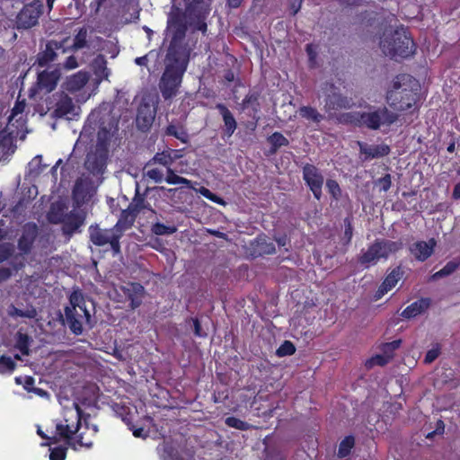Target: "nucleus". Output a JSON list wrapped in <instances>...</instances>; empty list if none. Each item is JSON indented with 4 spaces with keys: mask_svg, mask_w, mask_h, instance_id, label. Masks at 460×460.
Instances as JSON below:
<instances>
[{
    "mask_svg": "<svg viewBox=\"0 0 460 460\" xmlns=\"http://www.w3.org/2000/svg\"><path fill=\"white\" fill-rule=\"evenodd\" d=\"M186 21L180 12H172L167 22V33L171 37L164 60V71L159 82V89L164 99L174 97L187 70L191 48L185 40Z\"/></svg>",
    "mask_w": 460,
    "mask_h": 460,
    "instance_id": "nucleus-1",
    "label": "nucleus"
},
{
    "mask_svg": "<svg viewBox=\"0 0 460 460\" xmlns=\"http://www.w3.org/2000/svg\"><path fill=\"white\" fill-rule=\"evenodd\" d=\"M418 82L408 74H400L393 80L392 89L386 93V102L394 110L405 111L417 102Z\"/></svg>",
    "mask_w": 460,
    "mask_h": 460,
    "instance_id": "nucleus-2",
    "label": "nucleus"
},
{
    "mask_svg": "<svg viewBox=\"0 0 460 460\" xmlns=\"http://www.w3.org/2000/svg\"><path fill=\"white\" fill-rule=\"evenodd\" d=\"M380 48L385 56L391 58H407L414 54L415 44L403 28L385 32L380 40Z\"/></svg>",
    "mask_w": 460,
    "mask_h": 460,
    "instance_id": "nucleus-3",
    "label": "nucleus"
},
{
    "mask_svg": "<svg viewBox=\"0 0 460 460\" xmlns=\"http://www.w3.org/2000/svg\"><path fill=\"white\" fill-rule=\"evenodd\" d=\"M77 309L84 314L85 323L92 326L91 314L86 309L84 296L80 291L75 290L69 296V305L65 308V315L70 331L75 335H80L84 328H82V321L75 319Z\"/></svg>",
    "mask_w": 460,
    "mask_h": 460,
    "instance_id": "nucleus-4",
    "label": "nucleus"
},
{
    "mask_svg": "<svg viewBox=\"0 0 460 460\" xmlns=\"http://www.w3.org/2000/svg\"><path fill=\"white\" fill-rule=\"evenodd\" d=\"M82 411L75 402L64 407V420L57 423L56 432L60 438L69 441L79 432Z\"/></svg>",
    "mask_w": 460,
    "mask_h": 460,
    "instance_id": "nucleus-5",
    "label": "nucleus"
},
{
    "mask_svg": "<svg viewBox=\"0 0 460 460\" xmlns=\"http://www.w3.org/2000/svg\"><path fill=\"white\" fill-rule=\"evenodd\" d=\"M92 123L99 125L96 147L107 150V144L111 136V130L115 128V122L111 120L109 112L95 110L88 118V124L84 128V132L88 131V128L92 127Z\"/></svg>",
    "mask_w": 460,
    "mask_h": 460,
    "instance_id": "nucleus-6",
    "label": "nucleus"
},
{
    "mask_svg": "<svg viewBox=\"0 0 460 460\" xmlns=\"http://www.w3.org/2000/svg\"><path fill=\"white\" fill-rule=\"evenodd\" d=\"M398 119V114L389 111L385 106L369 107L368 111L363 112L362 127L377 130L382 126L390 127Z\"/></svg>",
    "mask_w": 460,
    "mask_h": 460,
    "instance_id": "nucleus-7",
    "label": "nucleus"
},
{
    "mask_svg": "<svg viewBox=\"0 0 460 460\" xmlns=\"http://www.w3.org/2000/svg\"><path fill=\"white\" fill-rule=\"evenodd\" d=\"M90 240L97 246L110 244L114 254L120 252L119 239L122 235L118 222L113 228L102 229L98 226L89 227Z\"/></svg>",
    "mask_w": 460,
    "mask_h": 460,
    "instance_id": "nucleus-8",
    "label": "nucleus"
},
{
    "mask_svg": "<svg viewBox=\"0 0 460 460\" xmlns=\"http://www.w3.org/2000/svg\"><path fill=\"white\" fill-rule=\"evenodd\" d=\"M61 211L60 205H52L51 210L49 213V219L52 223H63V231L66 234L71 235L75 233L84 221V216L82 212L74 209L70 213L63 215L58 213L56 210Z\"/></svg>",
    "mask_w": 460,
    "mask_h": 460,
    "instance_id": "nucleus-9",
    "label": "nucleus"
},
{
    "mask_svg": "<svg viewBox=\"0 0 460 460\" xmlns=\"http://www.w3.org/2000/svg\"><path fill=\"white\" fill-rule=\"evenodd\" d=\"M323 91L326 96L324 110L327 112L331 113L332 111L351 107V99L340 93L338 88L332 83L325 82L323 86Z\"/></svg>",
    "mask_w": 460,
    "mask_h": 460,
    "instance_id": "nucleus-10",
    "label": "nucleus"
},
{
    "mask_svg": "<svg viewBox=\"0 0 460 460\" xmlns=\"http://www.w3.org/2000/svg\"><path fill=\"white\" fill-rule=\"evenodd\" d=\"M41 7L42 5L40 1H34L26 4L16 16V28L18 30H26L35 26L41 14Z\"/></svg>",
    "mask_w": 460,
    "mask_h": 460,
    "instance_id": "nucleus-11",
    "label": "nucleus"
},
{
    "mask_svg": "<svg viewBox=\"0 0 460 460\" xmlns=\"http://www.w3.org/2000/svg\"><path fill=\"white\" fill-rule=\"evenodd\" d=\"M156 114L155 104L152 100L143 99L137 113V126L139 129L146 131L153 124Z\"/></svg>",
    "mask_w": 460,
    "mask_h": 460,
    "instance_id": "nucleus-12",
    "label": "nucleus"
},
{
    "mask_svg": "<svg viewBox=\"0 0 460 460\" xmlns=\"http://www.w3.org/2000/svg\"><path fill=\"white\" fill-rule=\"evenodd\" d=\"M303 178L314 198L319 200L322 197V187L323 184V176L319 169L313 164H305L303 168Z\"/></svg>",
    "mask_w": 460,
    "mask_h": 460,
    "instance_id": "nucleus-13",
    "label": "nucleus"
},
{
    "mask_svg": "<svg viewBox=\"0 0 460 460\" xmlns=\"http://www.w3.org/2000/svg\"><path fill=\"white\" fill-rule=\"evenodd\" d=\"M107 150L97 148L90 152L85 160V168L93 174L102 173L106 166Z\"/></svg>",
    "mask_w": 460,
    "mask_h": 460,
    "instance_id": "nucleus-14",
    "label": "nucleus"
},
{
    "mask_svg": "<svg viewBox=\"0 0 460 460\" xmlns=\"http://www.w3.org/2000/svg\"><path fill=\"white\" fill-rule=\"evenodd\" d=\"M79 108L76 107L73 100L66 95L60 94L56 103V108L53 111V116L57 118H66L72 119L78 114Z\"/></svg>",
    "mask_w": 460,
    "mask_h": 460,
    "instance_id": "nucleus-15",
    "label": "nucleus"
},
{
    "mask_svg": "<svg viewBox=\"0 0 460 460\" xmlns=\"http://www.w3.org/2000/svg\"><path fill=\"white\" fill-rule=\"evenodd\" d=\"M275 252V245L267 236H258L247 247V253L252 258Z\"/></svg>",
    "mask_w": 460,
    "mask_h": 460,
    "instance_id": "nucleus-16",
    "label": "nucleus"
},
{
    "mask_svg": "<svg viewBox=\"0 0 460 460\" xmlns=\"http://www.w3.org/2000/svg\"><path fill=\"white\" fill-rule=\"evenodd\" d=\"M119 291L130 301L129 306L131 309H136L142 304L145 288L139 283H127L119 287Z\"/></svg>",
    "mask_w": 460,
    "mask_h": 460,
    "instance_id": "nucleus-17",
    "label": "nucleus"
},
{
    "mask_svg": "<svg viewBox=\"0 0 460 460\" xmlns=\"http://www.w3.org/2000/svg\"><path fill=\"white\" fill-rule=\"evenodd\" d=\"M436 245V240L430 238L428 242L418 241L413 243L409 247V250L417 261H425L432 255Z\"/></svg>",
    "mask_w": 460,
    "mask_h": 460,
    "instance_id": "nucleus-18",
    "label": "nucleus"
},
{
    "mask_svg": "<svg viewBox=\"0 0 460 460\" xmlns=\"http://www.w3.org/2000/svg\"><path fill=\"white\" fill-rule=\"evenodd\" d=\"M359 152L365 155V160L376 159L386 156L390 154L391 148L386 144L368 145L365 142H358Z\"/></svg>",
    "mask_w": 460,
    "mask_h": 460,
    "instance_id": "nucleus-19",
    "label": "nucleus"
},
{
    "mask_svg": "<svg viewBox=\"0 0 460 460\" xmlns=\"http://www.w3.org/2000/svg\"><path fill=\"white\" fill-rule=\"evenodd\" d=\"M59 78L60 71L58 68L42 71L38 75V87L49 93L55 89Z\"/></svg>",
    "mask_w": 460,
    "mask_h": 460,
    "instance_id": "nucleus-20",
    "label": "nucleus"
},
{
    "mask_svg": "<svg viewBox=\"0 0 460 460\" xmlns=\"http://www.w3.org/2000/svg\"><path fill=\"white\" fill-rule=\"evenodd\" d=\"M59 52L65 53L63 44L55 40L49 41L46 45L45 50L39 55V65L43 66L49 62L54 61Z\"/></svg>",
    "mask_w": 460,
    "mask_h": 460,
    "instance_id": "nucleus-21",
    "label": "nucleus"
},
{
    "mask_svg": "<svg viewBox=\"0 0 460 460\" xmlns=\"http://www.w3.org/2000/svg\"><path fill=\"white\" fill-rule=\"evenodd\" d=\"M91 197V181L88 178L81 177L76 180L73 198L77 205L86 201Z\"/></svg>",
    "mask_w": 460,
    "mask_h": 460,
    "instance_id": "nucleus-22",
    "label": "nucleus"
},
{
    "mask_svg": "<svg viewBox=\"0 0 460 460\" xmlns=\"http://www.w3.org/2000/svg\"><path fill=\"white\" fill-rule=\"evenodd\" d=\"M18 133H14L9 126L4 130L0 131V155H10L15 150L13 144Z\"/></svg>",
    "mask_w": 460,
    "mask_h": 460,
    "instance_id": "nucleus-23",
    "label": "nucleus"
},
{
    "mask_svg": "<svg viewBox=\"0 0 460 460\" xmlns=\"http://www.w3.org/2000/svg\"><path fill=\"white\" fill-rule=\"evenodd\" d=\"M181 157L176 150H166L160 153H156L150 163L159 164L166 167V175H169V170H173L172 165L174 161Z\"/></svg>",
    "mask_w": 460,
    "mask_h": 460,
    "instance_id": "nucleus-24",
    "label": "nucleus"
},
{
    "mask_svg": "<svg viewBox=\"0 0 460 460\" xmlns=\"http://www.w3.org/2000/svg\"><path fill=\"white\" fill-rule=\"evenodd\" d=\"M37 234L36 225H26L22 235L19 239L18 246L19 249L23 252L27 253L30 252L31 245Z\"/></svg>",
    "mask_w": 460,
    "mask_h": 460,
    "instance_id": "nucleus-25",
    "label": "nucleus"
},
{
    "mask_svg": "<svg viewBox=\"0 0 460 460\" xmlns=\"http://www.w3.org/2000/svg\"><path fill=\"white\" fill-rule=\"evenodd\" d=\"M374 243L382 258H387L390 253L396 252L403 246V243L401 241L395 242L387 239H377Z\"/></svg>",
    "mask_w": 460,
    "mask_h": 460,
    "instance_id": "nucleus-26",
    "label": "nucleus"
},
{
    "mask_svg": "<svg viewBox=\"0 0 460 460\" xmlns=\"http://www.w3.org/2000/svg\"><path fill=\"white\" fill-rule=\"evenodd\" d=\"M430 305L429 298H421L407 306L401 315L404 318H413L424 313Z\"/></svg>",
    "mask_w": 460,
    "mask_h": 460,
    "instance_id": "nucleus-27",
    "label": "nucleus"
},
{
    "mask_svg": "<svg viewBox=\"0 0 460 460\" xmlns=\"http://www.w3.org/2000/svg\"><path fill=\"white\" fill-rule=\"evenodd\" d=\"M92 70L98 81L108 79L111 71L107 67V61L102 55L97 56L91 64Z\"/></svg>",
    "mask_w": 460,
    "mask_h": 460,
    "instance_id": "nucleus-28",
    "label": "nucleus"
},
{
    "mask_svg": "<svg viewBox=\"0 0 460 460\" xmlns=\"http://www.w3.org/2000/svg\"><path fill=\"white\" fill-rule=\"evenodd\" d=\"M88 80V74L86 72L79 71L67 78L66 82V89L69 92L79 91L86 84Z\"/></svg>",
    "mask_w": 460,
    "mask_h": 460,
    "instance_id": "nucleus-29",
    "label": "nucleus"
},
{
    "mask_svg": "<svg viewBox=\"0 0 460 460\" xmlns=\"http://www.w3.org/2000/svg\"><path fill=\"white\" fill-rule=\"evenodd\" d=\"M217 109L219 111L223 117V120L226 127V132L228 137L232 136L236 129V121L231 113V111L222 103L217 104Z\"/></svg>",
    "mask_w": 460,
    "mask_h": 460,
    "instance_id": "nucleus-30",
    "label": "nucleus"
},
{
    "mask_svg": "<svg viewBox=\"0 0 460 460\" xmlns=\"http://www.w3.org/2000/svg\"><path fill=\"white\" fill-rule=\"evenodd\" d=\"M382 258L376 248L375 243H373L367 252H363L358 259V262L361 265H364L366 268H368L370 264H376L377 261Z\"/></svg>",
    "mask_w": 460,
    "mask_h": 460,
    "instance_id": "nucleus-31",
    "label": "nucleus"
},
{
    "mask_svg": "<svg viewBox=\"0 0 460 460\" xmlns=\"http://www.w3.org/2000/svg\"><path fill=\"white\" fill-rule=\"evenodd\" d=\"M26 108L25 100L20 101L19 99L16 101L13 108L12 109L11 115L9 116L8 125L14 126L15 123H19L20 126L23 125L22 113Z\"/></svg>",
    "mask_w": 460,
    "mask_h": 460,
    "instance_id": "nucleus-32",
    "label": "nucleus"
},
{
    "mask_svg": "<svg viewBox=\"0 0 460 460\" xmlns=\"http://www.w3.org/2000/svg\"><path fill=\"white\" fill-rule=\"evenodd\" d=\"M460 266V258H455L454 260L448 261L443 269L437 271L433 275L430 276L431 281H436L439 279L447 277L451 274H453Z\"/></svg>",
    "mask_w": 460,
    "mask_h": 460,
    "instance_id": "nucleus-33",
    "label": "nucleus"
},
{
    "mask_svg": "<svg viewBox=\"0 0 460 460\" xmlns=\"http://www.w3.org/2000/svg\"><path fill=\"white\" fill-rule=\"evenodd\" d=\"M377 13L372 10H365L358 13L355 17L357 22L360 25L370 27L373 26L376 21Z\"/></svg>",
    "mask_w": 460,
    "mask_h": 460,
    "instance_id": "nucleus-34",
    "label": "nucleus"
},
{
    "mask_svg": "<svg viewBox=\"0 0 460 460\" xmlns=\"http://www.w3.org/2000/svg\"><path fill=\"white\" fill-rule=\"evenodd\" d=\"M8 314L13 318L24 317L33 319L37 316V311L33 306L27 307L25 310L18 309L14 305L8 308Z\"/></svg>",
    "mask_w": 460,
    "mask_h": 460,
    "instance_id": "nucleus-35",
    "label": "nucleus"
},
{
    "mask_svg": "<svg viewBox=\"0 0 460 460\" xmlns=\"http://www.w3.org/2000/svg\"><path fill=\"white\" fill-rule=\"evenodd\" d=\"M31 341V339L29 337V335L18 332L15 347L21 351L22 355L28 356L30 354Z\"/></svg>",
    "mask_w": 460,
    "mask_h": 460,
    "instance_id": "nucleus-36",
    "label": "nucleus"
},
{
    "mask_svg": "<svg viewBox=\"0 0 460 460\" xmlns=\"http://www.w3.org/2000/svg\"><path fill=\"white\" fill-rule=\"evenodd\" d=\"M46 164H42V156L36 155L28 164V171L31 176H38L45 168Z\"/></svg>",
    "mask_w": 460,
    "mask_h": 460,
    "instance_id": "nucleus-37",
    "label": "nucleus"
},
{
    "mask_svg": "<svg viewBox=\"0 0 460 460\" xmlns=\"http://www.w3.org/2000/svg\"><path fill=\"white\" fill-rule=\"evenodd\" d=\"M355 439L352 436L346 437L339 446L338 456L343 458L350 454L352 447H354Z\"/></svg>",
    "mask_w": 460,
    "mask_h": 460,
    "instance_id": "nucleus-38",
    "label": "nucleus"
},
{
    "mask_svg": "<svg viewBox=\"0 0 460 460\" xmlns=\"http://www.w3.org/2000/svg\"><path fill=\"white\" fill-rule=\"evenodd\" d=\"M16 368V363L11 357H0V375H11Z\"/></svg>",
    "mask_w": 460,
    "mask_h": 460,
    "instance_id": "nucleus-39",
    "label": "nucleus"
},
{
    "mask_svg": "<svg viewBox=\"0 0 460 460\" xmlns=\"http://www.w3.org/2000/svg\"><path fill=\"white\" fill-rule=\"evenodd\" d=\"M299 114L301 117L314 122H320L323 119V116L320 114L316 109L308 106L301 107L299 109Z\"/></svg>",
    "mask_w": 460,
    "mask_h": 460,
    "instance_id": "nucleus-40",
    "label": "nucleus"
},
{
    "mask_svg": "<svg viewBox=\"0 0 460 460\" xmlns=\"http://www.w3.org/2000/svg\"><path fill=\"white\" fill-rule=\"evenodd\" d=\"M165 181L169 184H181L193 189L192 182L186 178L177 175L174 170H169V175H166Z\"/></svg>",
    "mask_w": 460,
    "mask_h": 460,
    "instance_id": "nucleus-41",
    "label": "nucleus"
},
{
    "mask_svg": "<svg viewBox=\"0 0 460 460\" xmlns=\"http://www.w3.org/2000/svg\"><path fill=\"white\" fill-rule=\"evenodd\" d=\"M152 233L156 235L172 234L177 231V228L173 226H165L162 223H155L152 226Z\"/></svg>",
    "mask_w": 460,
    "mask_h": 460,
    "instance_id": "nucleus-42",
    "label": "nucleus"
},
{
    "mask_svg": "<svg viewBox=\"0 0 460 460\" xmlns=\"http://www.w3.org/2000/svg\"><path fill=\"white\" fill-rule=\"evenodd\" d=\"M403 271L401 267L398 266L394 268L385 279V282L386 286H389L391 288L396 285L399 279L402 277Z\"/></svg>",
    "mask_w": 460,
    "mask_h": 460,
    "instance_id": "nucleus-43",
    "label": "nucleus"
},
{
    "mask_svg": "<svg viewBox=\"0 0 460 460\" xmlns=\"http://www.w3.org/2000/svg\"><path fill=\"white\" fill-rule=\"evenodd\" d=\"M402 344V340H395L392 342H386L382 344L381 350L384 354L388 356L391 359L394 357V351L397 349Z\"/></svg>",
    "mask_w": 460,
    "mask_h": 460,
    "instance_id": "nucleus-44",
    "label": "nucleus"
},
{
    "mask_svg": "<svg viewBox=\"0 0 460 460\" xmlns=\"http://www.w3.org/2000/svg\"><path fill=\"white\" fill-rule=\"evenodd\" d=\"M166 134L169 136L175 137L176 138L180 139L183 143L187 142L188 136H187L186 132L183 129L179 128L178 127H176L174 125H170L167 127Z\"/></svg>",
    "mask_w": 460,
    "mask_h": 460,
    "instance_id": "nucleus-45",
    "label": "nucleus"
},
{
    "mask_svg": "<svg viewBox=\"0 0 460 460\" xmlns=\"http://www.w3.org/2000/svg\"><path fill=\"white\" fill-rule=\"evenodd\" d=\"M87 31L84 28L79 30L74 39L73 49H79L86 45Z\"/></svg>",
    "mask_w": 460,
    "mask_h": 460,
    "instance_id": "nucleus-46",
    "label": "nucleus"
},
{
    "mask_svg": "<svg viewBox=\"0 0 460 460\" xmlns=\"http://www.w3.org/2000/svg\"><path fill=\"white\" fill-rule=\"evenodd\" d=\"M326 187L332 197L338 200L341 196V190L339 183L335 180L328 179L326 181Z\"/></svg>",
    "mask_w": 460,
    "mask_h": 460,
    "instance_id": "nucleus-47",
    "label": "nucleus"
},
{
    "mask_svg": "<svg viewBox=\"0 0 460 460\" xmlns=\"http://www.w3.org/2000/svg\"><path fill=\"white\" fill-rule=\"evenodd\" d=\"M199 193H200L203 197L207 198L208 199L217 203V204H219V205H226V202L225 200L217 196L216 194H214L213 192H211L208 189L205 188V187H200L199 190H196Z\"/></svg>",
    "mask_w": 460,
    "mask_h": 460,
    "instance_id": "nucleus-48",
    "label": "nucleus"
},
{
    "mask_svg": "<svg viewBox=\"0 0 460 460\" xmlns=\"http://www.w3.org/2000/svg\"><path fill=\"white\" fill-rule=\"evenodd\" d=\"M228 427L234 428L240 430H246L249 429V424L235 417H227L225 420Z\"/></svg>",
    "mask_w": 460,
    "mask_h": 460,
    "instance_id": "nucleus-49",
    "label": "nucleus"
},
{
    "mask_svg": "<svg viewBox=\"0 0 460 460\" xmlns=\"http://www.w3.org/2000/svg\"><path fill=\"white\" fill-rule=\"evenodd\" d=\"M14 252V247L9 243H0V262L7 260Z\"/></svg>",
    "mask_w": 460,
    "mask_h": 460,
    "instance_id": "nucleus-50",
    "label": "nucleus"
},
{
    "mask_svg": "<svg viewBox=\"0 0 460 460\" xmlns=\"http://www.w3.org/2000/svg\"><path fill=\"white\" fill-rule=\"evenodd\" d=\"M343 116L345 117L346 121H349L356 126L362 127L363 112H349L344 114Z\"/></svg>",
    "mask_w": 460,
    "mask_h": 460,
    "instance_id": "nucleus-51",
    "label": "nucleus"
},
{
    "mask_svg": "<svg viewBox=\"0 0 460 460\" xmlns=\"http://www.w3.org/2000/svg\"><path fill=\"white\" fill-rule=\"evenodd\" d=\"M146 175L156 183L162 182L164 180L165 181L163 172L157 168L147 170Z\"/></svg>",
    "mask_w": 460,
    "mask_h": 460,
    "instance_id": "nucleus-52",
    "label": "nucleus"
},
{
    "mask_svg": "<svg viewBox=\"0 0 460 460\" xmlns=\"http://www.w3.org/2000/svg\"><path fill=\"white\" fill-rule=\"evenodd\" d=\"M390 360H391V358L383 353L382 355H376L375 357H373L367 362V364L370 367H372L373 365H377V366L383 367V366H385Z\"/></svg>",
    "mask_w": 460,
    "mask_h": 460,
    "instance_id": "nucleus-53",
    "label": "nucleus"
},
{
    "mask_svg": "<svg viewBox=\"0 0 460 460\" xmlns=\"http://www.w3.org/2000/svg\"><path fill=\"white\" fill-rule=\"evenodd\" d=\"M72 447L75 448L76 445L80 447H91L93 445L92 439H84V432L78 433L76 435L75 440L73 443H69Z\"/></svg>",
    "mask_w": 460,
    "mask_h": 460,
    "instance_id": "nucleus-54",
    "label": "nucleus"
},
{
    "mask_svg": "<svg viewBox=\"0 0 460 460\" xmlns=\"http://www.w3.org/2000/svg\"><path fill=\"white\" fill-rule=\"evenodd\" d=\"M66 449L62 447L51 449L49 459L50 460H65Z\"/></svg>",
    "mask_w": 460,
    "mask_h": 460,
    "instance_id": "nucleus-55",
    "label": "nucleus"
},
{
    "mask_svg": "<svg viewBox=\"0 0 460 460\" xmlns=\"http://www.w3.org/2000/svg\"><path fill=\"white\" fill-rule=\"evenodd\" d=\"M162 460H181L180 456L171 447L165 446L161 455Z\"/></svg>",
    "mask_w": 460,
    "mask_h": 460,
    "instance_id": "nucleus-56",
    "label": "nucleus"
},
{
    "mask_svg": "<svg viewBox=\"0 0 460 460\" xmlns=\"http://www.w3.org/2000/svg\"><path fill=\"white\" fill-rule=\"evenodd\" d=\"M286 138L279 133H274L269 137V142L274 146V150L284 145Z\"/></svg>",
    "mask_w": 460,
    "mask_h": 460,
    "instance_id": "nucleus-57",
    "label": "nucleus"
},
{
    "mask_svg": "<svg viewBox=\"0 0 460 460\" xmlns=\"http://www.w3.org/2000/svg\"><path fill=\"white\" fill-rule=\"evenodd\" d=\"M377 184L381 186V190L387 191L392 185L391 175L389 173L385 174L384 177L377 180Z\"/></svg>",
    "mask_w": 460,
    "mask_h": 460,
    "instance_id": "nucleus-58",
    "label": "nucleus"
},
{
    "mask_svg": "<svg viewBox=\"0 0 460 460\" xmlns=\"http://www.w3.org/2000/svg\"><path fill=\"white\" fill-rule=\"evenodd\" d=\"M341 6L357 7L366 4L367 0H337Z\"/></svg>",
    "mask_w": 460,
    "mask_h": 460,
    "instance_id": "nucleus-59",
    "label": "nucleus"
},
{
    "mask_svg": "<svg viewBox=\"0 0 460 460\" xmlns=\"http://www.w3.org/2000/svg\"><path fill=\"white\" fill-rule=\"evenodd\" d=\"M439 355L438 349H429L424 358V362L427 364L432 363Z\"/></svg>",
    "mask_w": 460,
    "mask_h": 460,
    "instance_id": "nucleus-60",
    "label": "nucleus"
},
{
    "mask_svg": "<svg viewBox=\"0 0 460 460\" xmlns=\"http://www.w3.org/2000/svg\"><path fill=\"white\" fill-rule=\"evenodd\" d=\"M190 322L192 323L194 333L198 337H205L207 334L202 332L199 321L197 318L190 319Z\"/></svg>",
    "mask_w": 460,
    "mask_h": 460,
    "instance_id": "nucleus-61",
    "label": "nucleus"
},
{
    "mask_svg": "<svg viewBox=\"0 0 460 460\" xmlns=\"http://www.w3.org/2000/svg\"><path fill=\"white\" fill-rule=\"evenodd\" d=\"M205 20H206L205 15H199V18H198V22H197V23L194 26V29L197 30V31H200L203 33L206 32V31H207V23H206Z\"/></svg>",
    "mask_w": 460,
    "mask_h": 460,
    "instance_id": "nucleus-62",
    "label": "nucleus"
},
{
    "mask_svg": "<svg viewBox=\"0 0 460 460\" xmlns=\"http://www.w3.org/2000/svg\"><path fill=\"white\" fill-rule=\"evenodd\" d=\"M345 222V231H344V236L347 238V243H349L352 238V233H353V229H352V226H351V224H350V221L346 218L344 220Z\"/></svg>",
    "mask_w": 460,
    "mask_h": 460,
    "instance_id": "nucleus-63",
    "label": "nucleus"
},
{
    "mask_svg": "<svg viewBox=\"0 0 460 460\" xmlns=\"http://www.w3.org/2000/svg\"><path fill=\"white\" fill-rule=\"evenodd\" d=\"M78 66L76 58L74 56H69L64 63V67L70 70L75 69Z\"/></svg>",
    "mask_w": 460,
    "mask_h": 460,
    "instance_id": "nucleus-64",
    "label": "nucleus"
}]
</instances>
